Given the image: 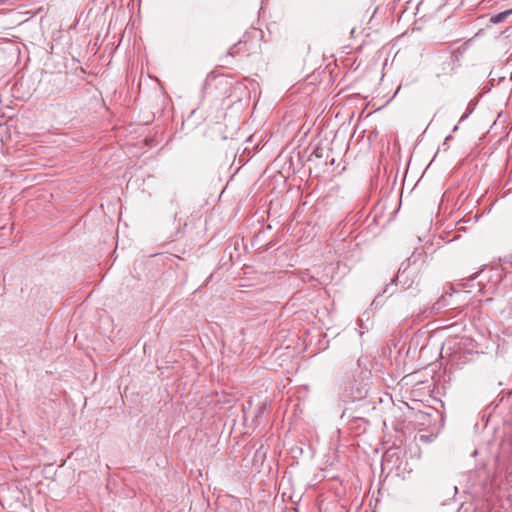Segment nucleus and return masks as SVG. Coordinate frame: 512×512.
I'll return each instance as SVG.
<instances>
[{
	"label": "nucleus",
	"instance_id": "f257e3e1",
	"mask_svg": "<svg viewBox=\"0 0 512 512\" xmlns=\"http://www.w3.org/2000/svg\"><path fill=\"white\" fill-rule=\"evenodd\" d=\"M510 15H512V8L492 16L490 21L494 24H498L505 21Z\"/></svg>",
	"mask_w": 512,
	"mask_h": 512
}]
</instances>
